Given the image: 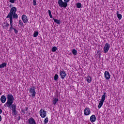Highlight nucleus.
I'll use <instances>...</instances> for the list:
<instances>
[{"label":"nucleus","instance_id":"obj_1","mask_svg":"<svg viewBox=\"0 0 124 124\" xmlns=\"http://www.w3.org/2000/svg\"><path fill=\"white\" fill-rule=\"evenodd\" d=\"M7 98V102L4 104V106L6 105L7 107L9 108H10L11 106L12 110H16V105L13 104L14 102V97L13 95L12 94H8Z\"/></svg>","mask_w":124,"mask_h":124},{"label":"nucleus","instance_id":"obj_2","mask_svg":"<svg viewBox=\"0 0 124 124\" xmlns=\"http://www.w3.org/2000/svg\"><path fill=\"white\" fill-rule=\"evenodd\" d=\"M17 8L16 7H13L11 8L10 11L6 16L7 18H9L11 20L14 19H18V15L16 14Z\"/></svg>","mask_w":124,"mask_h":124},{"label":"nucleus","instance_id":"obj_3","mask_svg":"<svg viewBox=\"0 0 124 124\" xmlns=\"http://www.w3.org/2000/svg\"><path fill=\"white\" fill-rule=\"evenodd\" d=\"M106 93H104V94L102 96L101 100L99 101V103L98 105V109H100L101 107H102V105H103V103H104V101H105V98L106 97Z\"/></svg>","mask_w":124,"mask_h":124},{"label":"nucleus","instance_id":"obj_4","mask_svg":"<svg viewBox=\"0 0 124 124\" xmlns=\"http://www.w3.org/2000/svg\"><path fill=\"white\" fill-rule=\"evenodd\" d=\"M29 93H30L31 96L34 97L36 95V92H35V87L32 86L29 89Z\"/></svg>","mask_w":124,"mask_h":124},{"label":"nucleus","instance_id":"obj_5","mask_svg":"<svg viewBox=\"0 0 124 124\" xmlns=\"http://www.w3.org/2000/svg\"><path fill=\"white\" fill-rule=\"evenodd\" d=\"M58 4L60 7L66 8L67 6V3L62 1V0H58Z\"/></svg>","mask_w":124,"mask_h":124},{"label":"nucleus","instance_id":"obj_6","mask_svg":"<svg viewBox=\"0 0 124 124\" xmlns=\"http://www.w3.org/2000/svg\"><path fill=\"white\" fill-rule=\"evenodd\" d=\"M40 116L41 118H45L47 116V111H45L43 109H41L40 110Z\"/></svg>","mask_w":124,"mask_h":124},{"label":"nucleus","instance_id":"obj_7","mask_svg":"<svg viewBox=\"0 0 124 124\" xmlns=\"http://www.w3.org/2000/svg\"><path fill=\"white\" fill-rule=\"evenodd\" d=\"M110 49V45L108 43H106L104 47L103 50H104V53L105 54H106L109 51V49Z\"/></svg>","mask_w":124,"mask_h":124},{"label":"nucleus","instance_id":"obj_8","mask_svg":"<svg viewBox=\"0 0 124 124\" xmlns=\"http://www.w3.org/2000/svg\"><path fill=\"white\" fill-rule=\"evenodd\" d=\"M84 114L85 116H89L91 114V109H90V108H85L84 110Z\"/></svg>","mask_w":124,"mask_h":124},{"label":"nucleus","instance_id":"obj_9","mask_svg":"<svg viewBox=\"0 0 124 124\" xmlns=\"http://www.w3.org/2000/svg\"><path fill=\"white\" fill-rule=\"evenodd\" d=\"M21 19L23 23H24V24H27V23L29 22V20L28 19V17L27 16L25 15H23L22 16Z\"/></svg>","mask_w":124,"mask_h":124},{"label":"nucleus","instance_id":"obj_10","mask_svg":"<svg viewBox=\"0 0 124 124\" xmlns=\"http://www.w3.org/2000/svg\"><path fill=\"white\" fill-rule=\"evenodd\" d=\"M104 77L106 78L107 80H109L111 78V76L110 75V73L109 72L106 71L104 73Z\"/></svg>","mask_w":124,"mask_h":124},{"label":"nucleus","instance_id":"obj_11","mask_svg":"<svg viewBox=\"0 0 124 124\" xmlns=\"http://www.w3.org/2000/svg\"><path fill=\"white\" fill-rule=\"evenodd\" d=\"M58 102H59V98H58V96L54 97L52 99L53 105H57Z\"/></svg>","mask_w":124,"mask_h":124},{"label":"nucleus","instance_id":"obj_12","mask_svg":"<svg viewBox=\"0 0 124 124\" xmlns=\"http://www.w3.org/2000/svg\"><path fill=\"white\" fill-rule=\"evenodd\" d=\"M60 75L61 76V79H64L65 78V76H66V74L64 71H60Z\"/></svg>","mask_w":124,"mask_h":124},{"label":"nucleus","instance_id":"obj_13","mask_svg":"<svg viewBox=\"0 0 124 124\" xmlns=\"http://www.w3.org/2000/svg\"><path fill=\"white\" fill-rule=\"evenodd\" d=\"M96 121V117H95V115H92L90 117V121L91 123H94Z\"/></svg>","mask_w":124,"mask_h":124},{"label":"nucleus","instance_id":"obj_14","mask_svg":"<svg viewBox=\"0 0 124 124\" xmlns=\"http://www.w3.org/2000/svg\"><path fill=\"white\" fill-rule=\"evenodd\" d=\"M29 124H36L35 122V120L32 118H31L28 120Z\"/></svg>","mask_w":124,"mask_h":124},{"label":"nucleus","instance_id":"obj_15","mask_svg":"<svg viewBox=\"0 0 124 124\" xmlns=\"http://www.w3.org/2000/svg\"><path fill=\"white\" fill-rule=\"evenodd\" d=\"M10 31H11L12 30H14V28H13V19H10Z\"/></svg>","mask_w":124,"mask_h":124},{"label":"nucleus","instance_id":"obj_16","mask_svg":"<svg viewBox=\"0 0 124 124\" xmlns=\"http://www.w3.org/2000/svg\"><path fill=\"white\" fill-rule=\"evenodd\" d=\"M0 100L2 103H5V102L6 101V97L3 95L1 96Z\"/></svg>","mask_w":124,"mask_h":124},{"label":"nucleus","instance_id":"obj_17","mask_svg":"<svg viewBox=\"0 0 124 124\" xmlns=\"http://www.w3.org/2000/svg\"><path fill=\"white\" fill-rule=\"evenodd\" d=\"M7 65V63L6 62H3L2 64H0V69L1 68H4V67H5L6 65Z\"/></svg>","mask_w":124,"mask_h":124},{"label":"nucleus","instance_id":"obj_18","mask_svg":"<svg viewBox=\"0 0 124 124\" xmlns=\"http://www.w3.org/2000/svg\"><path fill=\"white\" fill-rule=\"evenodd\" d=\"M116 14L117 15V18H118L119 20H122V16L119 14V11L117 12Z\"/></svg>","mask_w":124,"mask_h":124},{"label":"nucleus","instance_id":"obj_19","mask_svg":"<svg viewBox=\"0 0 124 124\" xmlns=\"http://www.w3.org/2000/svg\"><path fill=\"white\" fill-rule=\"evenodd\" d=\"M86 81L88 83H91V82H92V78L91 77H90V76H88L86 78Z\"/></svg>","mask_w":124,"mask_h":124},{"label":"nucleus","instance_id":"obj_20","mask_svg":"<svg viewBox=\"0 0 124 124\" xmlns=\"http://www.w3.org/2000/svg\"><path fill=\"white\" fill-rule=\"evenodd\" d=\"M53 21L55 22V23H56V24H58V25H60V24H61V20H60L53 18Z\"/></svg>","mask_w":124,"mask_h":124},{"label":"nucleus","instance_id":"obj_21","mask_svg":"<svg viewBox=\"0 0 124 124\" xmlns=\"http://www.w3.org/2000/svg\"><path fill=\"white\" fill-rule=\"evenodd\" d=\"M12 114L13 116H16L17 115V110L16 109L12 110Z\"/></svg>","mask_w":124,"mask_h":124},{"label":"nucleus","instance_id":"obj_22","mask_svg":"<svg viewBox=\"0 0 124 124\" xmlns=\"http://www.w3.org/2000/svg\"><path fill=\"white\" fill-rule=\"evenodd\" d=\"M72 53L74 56H76V55H77V50H76L75 49H74L72 50Z\"/></svg>","mask_w":124,"mask_h":124},{"label":"nucleus","instance_id":"obj_23","mask_svg":"<svg viewBox=\"0 0 124 124\" xmlns=\"http://www.w3.org/2000/svg\"><path fill=\"white\" fill-rule=\"evenodd\" d=\"M38 31H34V34H33V37H37L38 36Z\"/></svg>","mask_w":124,"mask_h":124},{"label":"nucleus","instance_id":"obj_24","mask_svg":"<svg viewBox=\"0 0 124 124\" xmlns=\"http://www.w3.org/2000/svg\"><path fill=\"white\" fill-rule=\"evenodd\" d=\"M48 121L49 119L48 118V117H46L44 121V124H46L47 123H48Z\"/></svg>","mask_w":124,"mask_h":124},{"label":"nucleus","instance_id":"obj_25","mask_svg":"<svg viewBox=\"0 0 124 124\" xmlns=\"http://www.w3.org/2000/svg\"><path fill=\"white\" fill-rule=\"evenodd\" d=\"M81 6L82 4H81V3H77V7H78V8H81Z\"/></svg>","mask_w":124,"mask_h":124},{"label":"nucleus","instance_id":"obj_26","mask_svg":"<svg viewBox=\"0 0 124 124\" xmlns=\"http://www.w3.org/2000/svg\"><path fill=\"white\" fill-rule=\"evenodd\" d=\"M57 47L56 46H53L52 48V52H56V51H57Z\"/></svg>","mask_w":124,"mask_h":124},{"label":"nucleus","instance_id":"obj_27","mask_svg":"<svg viewBox=\"0 0 124 124\" xmlns=\"http://www.w3.org/2000/svg\"><path fill=\"white\" fill-rule=\"evenodd\" d=\"M59 79V75L56 74L54 76V80L55 81H57Z\"/></svg>","mask_w":124,"mask_h":124},{"label":"nucleus","instance_id":"obj_28","mask_svg":"<svg viewBox=\"0 0 124 124\" xmlns=\"http://www.w3.org/2000/svg\"><path fill=\"white\" fill-rule=\"evenodd\" d=\"M18 23H19V25H20V27H23V21H22V20H19V21H18Z\"/></svg>","mask_w":124,"mask_h":124},{"label":"nucleus","instance_id":"obj_29","mask_svg":"<svg viewBox=\"0 0 124 124\" xmlns=\"http://www.w3.org/2000/svg\"><path fill=\"white\" fill-rule=\"evenodd\" d=\"M48 15L50 18H53V16H52V13L50 10H48Z\"/></svg>","mask_w":124,"mask_h":124},{"label":"nucleus","instance_id":"obj_30","mask_svg":"<svg viewBox=\"0 0 124 124\" xmlns=\"http://www.w3.org/2000/svg\"><path fill=\"white\" fill-rule=\"evenodd\" d=\"M37 3H36V0H33V5L34 6L36 5Z\"/></svg>","mask_w":124,"mask_h":124},{"label":"nucleus","instance_id":"obj_31","mask_svg":"<svg viewBox=\"0 0 124 124\" xmlns=\"http://www.w3.org/2000/svg\"><path fill=\"white\" fill-rule=\"evenodd\" d=\"M14 31L16 34H18V30L16 29H14Z\"/></svg>","mask_w":124,"mask_h":124},{"label":"nucleus","instance_id":"obj_32","mask_svg":"<svg viewBox=\"0 0 124 124\" xmlns=\"http://www.w3.org/2000/svg\"><path fill=\"white\" fill-rule=\"evenodd\" d=\"M9 1L11 2V3H14V2L16 1V0H9Z\"/></svg>","mask_w":124,"mask_h":124},{"label":"nucleus","instance_id":"obj_33","mask_svg":"<svg viewBox=\"0 0 124 124\" xmlns=\"http://www.w3.org/2000/svg\"><path fill=\"white\" fill-rule=\"evenodd\" d=\"M4 25H5V27H9V24L7 23H4Z\"/></svg>","mask_w":124,"mask_h":124},{"label":"nucleus","instance_id":"obj_34","mask_svg":"<svg viewBox=\"0 0 124 124\" xmlns=\"http://www.w3.org/2000/svg\"><path fill=\"white\" fill-rule=\"evenodd\" d=\"M64 0V2H65L66 3L69 2V0Z\"/></svg>","mask_w":124,"mask_h":124},{"label":"nucleus","instance_id":"obj_35","mask_svg":"<svg viewBox=\"0 0 124 124\" xmlns=\"http://www.w3.org/2000/svg\"><path fill=\"white\" fill-rule=\"evenodd\" d=\"M28 109H29V108L26 107V108H24V111H28Z\"/></svg>","mask_w":124,"mask_h":124},{"label":"nucleus","instance_id":"obj_36","mask_svg":"<svg viewBox=\"0 0 124 124\" xmlns=\"http://www.w3.org/2000/svg\"><path fill=\"white\" fill-rule=\"evenodd\" d=\"M21 111H22V113H23V114H25V110L22 109Z\"/></svg>","mask_w":124,"mask_h":124},{"label":"nucleus","instance_id":"obj_37","mask_svg":"<svg viewBox=\"0 0 124 124\" xmlns=\"http://www.w3.org/2000/svg\"><path fill=\"white\" fill-rule=\"evenodd\" d=\"M1 113H2V110H1V109L0 108V114H1Z\"/></svg>","mask_w":124,"mask_h":124},{"label":"nucleus","instance_id":"obj_38","mask_svg":"<svg viewBox=\"0 0 124 124\" xmlns=\"http://www.w3.org/2000/svg\"><path fill=\"white\" fill-rule=\"evenodd\" d=\"M0 122H1V116L0 115Z\"/></svg>","mask_w":124,"mask_h":124},{"label":"nucleus","instance_id":"obj_39","mask_svg":"<svg viewBox=\"0 0 124 124\" xmlns=\"http://www.w3.org/2000/svg\"><path fill=\"white\" fill-rule=\"evenodd\" d=\"M10 7H11V5L10 6Z\"/></svg>","mask_w":124,"mask_h":124},{"label":"nucleus","instance_id":"obj_40","mask_svg":"<svg viewBox=\"0 0 124 124\" xmlns=\"http://www.w3.org/2000/svg\"><path fill=\"white\" fill-rule=\"evenodd\" d=\"M0 94H1V93H0Z\"/></svg>","mask_w":124,"mask_h":124}]
</instances>
